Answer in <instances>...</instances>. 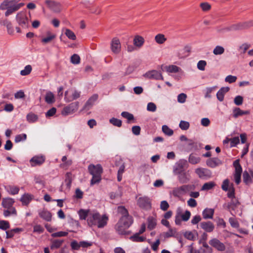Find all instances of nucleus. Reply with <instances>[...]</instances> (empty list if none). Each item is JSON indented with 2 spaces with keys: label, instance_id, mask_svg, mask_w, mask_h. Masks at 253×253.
I'll return each instance as SVG.
<instances>
[{
  "label": "nucleus",
  "instance_id": "f257e3e1",
  "mask_svg": "<svg viewBox=\"0 0 253 253\" xmlns=\"http://www.w3.org/2000/svg\"><path fill=\"white\" fill-rule=\"evenodd\" d=\"M108 217L106 214L101 215L98 212L92 211L89 214L87 222L90 226H96L98 228L105 227L108 222Z\"/></svg>",
  "mask_w": 253,
  "mask_h": 253
},
{
  "label": "nucleus",
  "instance_id": "f03ea898",
  "mask_svg": "<svg viewBox=\"0 0 253 253\" xmlns=\"http://www.w3.org/2000/svg\"><path fill=\"white\" fill-rule=\"evenodd\" d=\"M24 3L15 4L12 0H6L3 1L0 5L1 10H7L5 12V16H8L15 11L18 10L21 7L24 6Z\"/></svg>",
  "mask_w": 253,
  "mask_h": 253
},
{
  "label": "nucleus",
  "instance_id": "7ed1b4c3",
  "mask_svg": "<svg viewBox=\"0 0 253 253\" xmlns=\"http://www.w3.org/2000/svg\"><path fill=\"white\" fill-rule=\"evenodd\" d=\"M88 169L92 178L91 180V185H93L99 182L101 180V174L102 173V168L100 164L94 165H89L88 167Z\"/></svg>",
  "mask_w": 253,
  "mask_h": 253
},
{
  "label": "nucleus",
  "instance_id": "20e7f679",
  "mask_svg": "<svg viewBox=\"0 0 253 253\" xmlns=\"http://www.w3.org/2000/svg\"><path fill=\"white\" fill-rule=\"evenodd\" d=\"M132 222V218L131 216H122L116 225V229L119 234H123L125 230L131 225Z\"/></svg>",
  "mask_w": 253,
  "mask_h": 253
},
{
  "label": "nucleus",
  "instance_id": "39448f33",
  "mask_svg": "<svg viewBox=\"0 0 253 253\" xmlns=\"http://www.w3.org/2000/svg\"><path fill=\"white\" fill-rule=\"evenodd\" d=\"M221 188L223 190L228 191V197L230 198H235V189L233 184L230 183L228 179H226L223 181Z\"/></svg>",
  "mask_w": 253,
  "mask_h": 253
},
{
  "label": "nucleus",
  "instance_id": "423d86ee",
  "mask_svg": "<svg viewBox=\"0 0 253 253\" xmlns=\"http://www.w3.org/2000/svg\"><path fill=\"white\" fill-rule=\"evenodd\" d=\"M231 201L228 203H225L223 205V207L226 210H228L230 211V213L235 215L233 211H234L239 206L240 203L235 197L233 198H231Z\"/></svg>",
  "mask_w": 253,
  "mask_h": 253
},
{
  "label": "nucleus",
  "instance_id": "0eeeda50",
  "mask_svg": "<svg viewBox=\"0 0 253 253\" xmlns=\"http://www.w3.org/2000/svg\"><path fill=\"white\" fill-rule=\"evenodd\" d=\"M137 204L140 208L145 210H149L151 208V200L146 196L139 197L137 200Z\"/></svg>",
  "mask_w": 253,
  "mask_h": 253
},
{
  "label": "nucleus",
  "instance_id": "6e6552de",
  "mask_svg": "<svg viewBox=\"0 0 253 253\" xmlns=\"http://www.w3.org/2000/svg\"><path fill=\"white\" fill-rule=\"evenodd\" d=\"M235 171L234 174L235 182L237 184H239L241 182V176L242 172V169L240 165L239 160H236L233 163Z\"/></svg>",
  "mask_w": 253,
  "mask_h": 253
},
{
  "label": "nucleus",
  "instance_id": "1a4fd4ad",
  "mask_svg": "<svg viewBox=\"0 0 253 253\" xmlns=\"http://www.w3.org/2000/svg\"><path fill=\"white\" fill-rule=\"evenodd\" d=\"M143 76L148 79L156 80H164L162 74L158 71L153 70L147 72Z\"/></svg>",
  "mask_w": 253,
  "mask_h": 253
},
{
  "label": "nucleus",
  "instance_id": "9d476101",
  "mask_svg": "<svg viewBox=\"0 0 253 253\" xmlns=\"http://www.w3.org/2000/svg\"><path fill=\"white\" fill-rule=\"evenodd\" d=\"M190 190V186L184 185L173 189L172 193L174 196L180 197L187 194Z\"/></svg>",
  "mask_w": 253,
  "mask_h": 253
},
{
  "label": "nucleus",
  "instance_id": "9b49d317",
  "mask_svg": "<svg viewBox=\"0 0 253 253\" xmlns=\"http://www.w3.org/2000/svg\"><path fill=\"white\" fill-rule=\"evenodd\" d=\"M195 172L199 178L203 179H208L211 176V172L207 169L197 168L195 169Z\"/></svg>",
  "mask_w": 253,
  "mask_h": 253
},
{
  "label": "nucleus",
  "instance_id": "f8f14e48",
  "mask_svg": "<svg viewBox=\"0 0 253 253\" xmlns=\"http://www.w3.org/2000/svg\"><path fill=\"white\" fill-rule=\"evenodd\" d=\"M80 96V92L77 90H68L65 93V100L67 102L77 99Z\"/></svg>",
  "mask_w": 253,
  "mask_h": 253
},
{
  "label": "nucleus",
  "instance_id": "ddd939ff",
  "mask_svg": "<svg viewBox=\"0 0 253 253\" xmlns=\"http://www.w3.org/2000/svg\"><path fill=\"white\" fill-rule=\"evenodd\" d=\"M45 157L42 155H37L33 157L30 160V163L32 167L41 166L45 161Z\"/></svg>",
  "mask_w": 253,
  "mask_h": 253
},
{
  "label": "nucleus",
  "instance_id": "4468645a",
  "mask_svg": "<svg viewBox=\"0 0 253 253\" xmlns=\"http://www.w3.org/2000/svg\"><path fill=\"white\" fill-rule=\"evenodd\" d=\"M211 246L219 251H223L225 250V246L219 240L216 238H213L209 241Z\"/></svg>",
  "mask_w": 253,
  "mask_h": 253
},
{
  "label": "nucleus",
  "instance_id": "2eb2a0df",
  "mask_svg": "<svg viewBox=\"0 0 253 253\" xmlns=\"http://www.w3.org/2000/svg\"><path fill=\"white\" fill-rule=\"evenodd\" d=\"M121 49V45L120 40L116 38H113L111 43V49L115 54L119 53Z\"/></svg>",
  "mask_w": 253,
  "mask_h": 253
},
{
  "label": "nucleus",
  "instance_id": "dca6fc26",
  "mask_svg": "<svg viewBox=\"0 0 253 253\" xmlns=\"http://www.w3.org/2000/svg\"><path fill=\"white\" fill-rule=\"evenodd\" d=\"M98 95L97 94L92 95L86 101L83 108V110L86 111L89 110L94 104L95 102L98 99Z\"/></svg>",
  "mask_w": 253,
  "mask_h": 253
},
{
  "label": "nucleus",
  "instance_id": "f3484780",
  "mask_svg": "<svg viewBox=\"0 0 253 253\" xmlns=\"http://www.w3.org/2000/svg\"><path fill=\"white\" fill-rule=\"evenodd\" d=\"M201 227L207 232H211L214 229V225L211 221H203L200 223Z\"/></svg>",
  "mask_w": 253,
  "mask_h": 253
},
{
  "label": "nucleus",
  "instance_id": "a211bd4d",
  "mask_svg": "<svg viewBox=\"0 0 253 253\" xmlns=\"http://www.w3.org/2000/svg\"><path fill=\"white\" fill-rule=\"evenodd\" d=\"M190 52V48L185 46L177 50L176 55L179 59H182L187 57Z\"/></svg>",
  "mask_w": 253,
  "mask_h": 253
},
{
  "label": "nucleus",
  "instance_id": "6ab92c4d",
  "mask_svg": "<svg viewBox=\"0 0 253 253\" xmlns=\"http://www.w3.org/2000/svg\"><path fill=\"white\" fill-rule=\"evenodd\" d=\"M17 22L22 26L26 27L27 26L28 18L26 15L22 12L18 13L16 17Z\"/></svg>",
  "mask_w": 253,
  "mask_h": 253
},
{
  "label": "nucleus",
  "instance_id": "aec40b11",
  "mask_svg": "<svg viewBox=\"0 0 253 253\" xmlns=\"http://www.w3.org/2000/svg\"><path fill=\"white\" fill-rule=\"evenodd\" d=\"M221 161L217 158H212L209 159L206 161L207 165L211 168H213L221 165Z\"/></svg>",
  "mask_w": 253,
  "mask_h": 253
},
{
  "label": "nucleus",
  "instance_id": "412c9836",
  "mask_svg": "<svg viewBox=\"0 0 253 253\" xmlns=\"http://www.w3.org/2000/svg\"><path fill=\"white\" fill-rule=\"evenodd\" d=\"M144 42V39L139 35H136L134 36L133 40V43L134 45L138 48H141L143 45Z\"/></svg>",
  "mask_w": 253,
  "mask_h": 253
},
{
  "label": "nucleus",
  "instance_id": "4be33fe9",
  "mask_svg": "<svg viewBox=\"0 0 253 253\" xmlns=\"http://www.w3.org/2000/svg\"><path fill=\"white\" fill-rule=\"evenodd\" d=\"M250 112L248 110L243 111L240 108L236 107L233 110V116L235 118H237L239 116L250 114Z\"/></svg>",
  "mask_w": 253,
  "mask_h": 253
},
{
  "label": "nucleus",
  "instance_id": "5701e85b",
  "mask_svg": "<svg viewBox=\"0 0 253 253\" xmlns=\"http://www.w3.org/2000/svg\"><path fill=\"white\" fill-rule=\"evenodd\" d=\"M40 216L47 221H50L51 220L52 215L51 213L46 210H43L39 212Z\"/></svg>",
  "mask_w": 253,
  "mask_h": 253
},
{
  "label": "nucleus",
  "instance_id": "b1692460",
  "mask_svg": "<svg viewBox=\"0 0 253 253\" xmlns=\"http://www.w3.org/2000/svg\"><path fill=\"white\" fill-rule=\"evenodd\" d=\"M214 211L213 209L206 208L202 212L203 217L204 219H212L213 218Z\"/></svg>",
  "mask_w": 253,
  "mask_h": 253
},
{
  "label": "nucleus",
  "instance_id": "393cba45",
  "mask_svg": "<svg viewBox=\"0 0 253 253\" xmlns=\"http://www.w3.org/2000/svg\"><path fill=\"white\" fill-rule=\"evenodd\" d=\"M229 90L228 87H221L216 93V97L219 101H222L224 99L225 94Z\"/></svg>",
  "mask_w": 253,
  "mask_h": 253
},
{
  "label": "nucleus",
  "instance_id": "a878e982",
  "mask_svg": "<svg viewBox=\"0 0 253 253\" xmlns=\"http://www.w3.org/2000/svg\"><path fill=\"white\" fill-rule=\"evenodd\" d=\"M164 70L168 73H177L181 71V69L178 66L174 65L166 66L164 67Z\"/></svg>",
  "mask_w": 253,
  "mask_h": 253
},
{
  "label": "nucleus",
  "instance_id": "bb28decb",
  "mask_svg": "<svg viewBox=\"0 0 253 253\" xmlns=\"http://www.w3.org/2000/svg\"><path fill=\"white\" fill-rule=\"evenodd\" d=\"M14 203V200L10 198H4L2 200L1 205L5 209H9L12 207V205Z\"/></svg>",
  "mask_w": 253,
  "mask_h": 253
},
{
  "label": "nucleus",
  "instance_id": "cd10ccee",
  "mask_svg": "<svg viewBox=\"0 0 253 253\" xmlns=\"http://www.w3.org/2000/svg\"><path fill=\"white\" fill-rule=\"evenodd\" d=\"M92 212V211L88 210L81 209L78 211L80 218L82 220H85L86 218H89V214Z\"/></svg>",
  "mask_w": 253,
  "mask_h": 253
},
{
  "label": "nucleus",
  "instance_id": "c85d7f7f",
  "mask_svg": "<svg viewBox=\"0 0 253 253\" xmlns=\"http://www.w3.org/2000/svg\"><path fill=\"white\" fill-rule=\"evenodd\" d=\"M33 196L30 194H25L21 198V201L22 204L27 205L33 198Z\"/></svg>",
  "mask_w": 253,
  "mask_h": 253
},
{
  "label": "nucleus",
  "instance_id": "c756f323",
  "mask_svg": "<svg viewBox=\"0 0 253 253\" xmlns=\"http://www.w3.org/2000/svg\"><path fill=\"white\" fill-rule=\"evenodd\" d=\"M64 242L63 240H53L51 241V244L50 245V248L52 250L57 249L59 248L63 243Z\"/></svg>",
  "mask_w": 253,
  "mask_h": 253
},
{
  "label": "nucleus",
  "instance_id": "7c9ffc66",
  "mask_svg": "<svg viewBox=\"0 0 253 253\" xmlns=\"http://www.w3.org/2000/svg\"><path fill=\"white\" fill-rule=\"evenodd\" d=\"M233 24L226 27H219L216 28V31L220 33H224L225 32L234 31Z\"/></svg>",
  "mask_w": 253,
  "mask_h": 253
},
{
  "label": "nucleus",
  "instance_id": "2f4dec72",
  "mask_svg": "<svg viewBox=\"0 0 253 253\" xmlns=\"http://www.w3.org/2000/svg\"><path fill=\"white\" fill-rule=\"evenodd\" d=\"M201 161V158L197 156L196 155L191 154L189 157V162L193 165L198 164Z\"/></svg>",
  "mask_w": 253,
  "mask_h": 253
},
{
  "label": "nucleus",
  "instance_id": "473e14b6",
  "mask_svg": "<svg viewBox=\"0 0 253 253\" xmlns=\"http://www.w3.org/2000/svg\"><path fill=\"white\" fill-rule=\"evenodd\" d=\"M148 221V228L150 230L153 229L156 225V219L153 216H150L147 219Z\"/></svg>",
  "mask_w": 253,
  "mask_h": 253
},
{
  "label": "nucleus",
  "instance_id": "72a5a7b5",
  "mask_svg": "<svg viewBox=\"0 0 253 253\" xmlns=\"http://www.w3.org/2000/svg\"><path fill=\"white\" fill-rule=\"evenodd\" d=\"M215 186V184L213 181H210L205 183L201 188L202 191H207L212 189Z\"/></svg>",
  "mask_w": 253,
  "mask_h": 253
},
{
  "label": "nucleus",
  "instance_id": "f704fd0d",
  "mask_svg": "<svg viewBox=\"0 0 253 253\" xmlns=\"http://www.w3.org/2000/svg\"><path fill=\"white\" fill-rule=\"evenodd\" d=\"M45 100L46 103L51 104L55 101L54 95L50 91H48L46 93Z\"/></svg>",
  "mask_w": 253,
  "mask_h": 253
},
{
  "label": "nucleus",
  "instance_id": "c9c22d12",
  "mask_svg": "<svg viewBox=\"0 0 253 253\" xmlns=\"http://www.w3.org/2000/svg\"><path fill=\"white\" fill-rule=\"evenodd\" d=\"M139 233H136L134 235L131 236L130 239L133 242H141L145 240L146 238L143 236H140Z\"/></svg>",
  "mask_w": 253,
  "mask_h": 253
},
{
  "label": "nucleus",
  "instance_id": "e433bc0d",
  "mask_svg": "<svg viewBox=\"0 0 253 253\" xmlns=\"http://www.w3.org/2000/svg\"><path fill=\"white\" fill-rule=\"evenodd\" d=\"M155 40L158 44H163L166 41L167 39L164 35L159 34L155 36Z\"/></svg>",
  "mask_w": 253,
  "mask_h": 253
},
{
  "label": "nucleus",
  "instance_id": "4c0bfd02",
  "mask_svg": "<svg viewBox=\"0 0 253 253\" xmlns=\"http://www.w3.org/2000/svg\"><path fill=\"white\" fill-rule=\"evenodd\" d=\"M7 191L12 195L18 194L19 189L18 187L15 186H8L6 187Z\"/></svg>",
  "mask_w": 253,
  "mask_h": 253
},
{
  "label": "nucleus",
  "instance_id": "58836bf2",
  "mask_svg": "<svg viewBox=\"0 0 253 253\" xmlns=\"http://www.w3.org/2000/svg\"><path fill=\"white\" fill-rule=\"evenodd\" d=\"M32 70V66L30 65H26L23 70L20 71V75L23 76L30 74Z\"/></svg>",
  "mask_w": 253,
  "mask_h": 253
},
{
  "label": "nucleus",
  "instance_id": "ea45409f",
  "mask_svg": "<svg viewBox=\"0 0 253 253\" xmlns=\"http://www.w3.org/2000/svg\"><path fill=\"white\" fill-rule=\"evenodd\" d=\"M16 211L14 208H11L9 209H7V210H4L3 211V215L4 216L7 217L11 215H16Z\"/></svg>",
  "mask_w": 253,
  "mask_h": 253
},
{
  "label": "nucleus",
  "instance_id": "a19ab883",
  "mask_svg": "<svg viewBox=\"0 0 253 253\" xmlns=\"http://www.w3.org/2000/svg\"><path fill=\"white\" fill-rule=\"evenodd\" d=\"M225 49L220 45H217L213 50V53L215 55H221L224 52Z\"/></svg>",
  "mask_w": 253,
  "mask_h": 253
},
{
  "label": "nucleus",
  "instance_id": "79ce46f5",
  "mask_svg": "<svg viewBox=\"0 0 253 253\" xmlns=\"http://www.w3.org/2000/svg\"><path fill=\"white\" fill-rule=\"evenodd\" d=\"M243 181L246 184H250L252 183V180L251 174L248 172L245 171L243 173Z\"/></svg>",
  "mask_w": 253,
  "mask_h": 253
},
{
  "label": "nucleus",
  "instance_id": "37998d69",
  "mask_svg": "<svg viewBox=\"0 0 253 253\" xmlns=\"http://www.w3.org/2000/svg\"><path fill=\"white\" fill-rule=\"evenodd\" d=\"M178 179L180 183H185L189 181V178L186 173H182L178 176Z\"/></svg>",
  "mask_w": 253,
  "mask_h": 253
},
{
  "label": "nucleus",
  "instance_id": "c03bdc74",
  "mask_svg": "<svg viewBox=\"0 0 253 253\" xmlns=\"http://www.w3.org/2000/svg\"><path fill=\"white\" fill-rule=\"evenodd\" d=\"M27 139V135L25 133L16 135L15 137L14 141L16 143H19L21 141H25Z\"/></svg>",
  "mask_w": 253,
  "mask_h": 253
},
{
  "label": "nucleus",
  "instance_id": "a18cd8bd",
  "mask_svg": "<svg viewBox=\"0 0 253 253\" xmlns=\"http://www.w3.org/2000/svg\"><path fill=\"white\" fill-rule=\"evenodd\" d=\"M232 28L233 29L234 31L245 30L243 22L233 24Z\"/></svg>",
  "mask_w": 253,
  "mask_h": 253
},
{
  "label": "nucleus",
  "instance_id": "49530a36",
  "mask_svg": "<svg viewBox=\"0 0 253 253\" xmlns=\"http://www.w3.org/2000/svg\"><path fill=\"white\" fill-rule=\"evenodd\" d=\"M27 120L29 123H34L38 119V117L36 115L33 113H30L27 115Z\"/></svg>",
  "mask_w": 253,
  "mask_h": 253
},
{
  "label": "nucleus",
  "instance_id": "de8ad7c7",
  "mask_svg": "<svg viewBox=\"0 0 253 253\" xmlns=\"http://www.w3.org/2000/svg\"><path fill=\"white\" fill-rule=\"evenodd\" d=\"M65 34L70 40H75L76 39V36L74 33L69 29H65Z\"/></svg>",
  "mask_w": 253,
  "mask_h": 253
},
{
  "label": "nucleus",
  "instance_id": "09e8293b",
  "mask_svg": "<svg viewBox=\"0 0 253 253\" xmlns=\"http://www.w3.org/2000/svg\"><path fill=\"white\" fill-rule=\"evenodd\" d=\"M61 113L62 115L64 116H67L68 115L73 114L74 112L72 111L69 106L68 105L63 108Z\"/></svg>",
  "mask_w": 253,
  "mask_h": 253
},
{
  "label": "nucleus",
  "instance_id": "8fccbe9b",
  "mask_svg": "<svg viewBox=\"0 0 253 253\" xmlns=\"http://www.w3.org/2000/svg\"><path fill=\"white\" fill-rule=\"evenodd\" d=\"M216 86H212L206 88L205 90V97L211 98V93L216 88Z\"/></svg>",
  "mask_w": 253,
  "mask_h": 253
},
{
  "label": "nucleus",
  "instance_id": "3c124183",
  "mask_svg": "<svg viewBox=\"0 0 253 253\" xmlns=\"http://www.w3.org/2000/svg\"><path fill=\"white\" fill-rule=\"evenodd\" d=\"M109 122L113 126L117 127H121L122 126V122L121 120L115 118H112L110 119Z\"/></svg>",
  "mask_w": 253,
  "mask_h": 253
},
{
  "label": "nucleus",
  "instance_id": "603ef678",
  "mask_svg": "<svg viewBox=\"0 0 253 253\" xmlns=\"http://www.w3.org/2000/svg\"><path fill=\"white\" fill-rule=\"evenodd\" d=\"M162 131L165 134L168 136H171L173 133V131L167 125L162 126Z\"/></svg>",
  "mask_w": 253,
  "mask_h": 253
},
{
  "label": "nucleus",
  "instance_id": "864d4df0",
  "mask_svg": "<svg viewBox=\"0 0 253 253\" xmlns=\"http://www.w3.org/2000/svg\"><path fill=\"white\" fill-rule=\"evenodd\" d=\"M179 126L182 130H186L189 128L190 124L188 122L181 121L179 124Z\"/></svg>",
  "mask_w": 253,
  "mask_h": 253
},
{
  "label": "nucleus",
  "instance_id": "5fc2aeb1",
  "mask_svg": "<svg viewBox=\"0 0 253 253\" xmlns=\"http://www.w3.org/2000/svg\"><path fill=\"white\" fill-rule=\"evenodd\" d=\"M118 212L122 214V216L129 215L127 210L123 206L118 207Z\"/></svg>",
  "mask_w": 253,
  "mask_h": 253
},
{
  "label": "nucleus",
  "instance_id": "6e6d98bb",
  "mask_svg": "<svg viewBox=\"0 0 253 253\" xmlns=\"http://www.w3.org/2000/svg\"><path fill=\"white\" fill-rule=\"evenodd\" d=\"M175 231L172 229H169L168 232H164L161 234V236L165 238H168L174 236Z\"/></svg>",
  "mask_w": 253,
  "mask_h": 253
},
{
  "label": "nucleus",
  "instance_id": "4d7b16f0",
  "mask_svg": "<svg viewBox=\"0 0 253 253\" xmlns=\"http://www.w3.org/2000/svg\"><path fill=\"white\" fill-rule=\"evenodd\" d=\"M68 106L74 113L78 110L79 107V102L76 101L70 104L69 105H68Z\"/></svg>",
  "mask_w": 253,
  "mask_h": 253
},
{
  "label": "nucleus",
  "instance_id": "13d9d810",
  "mask_svg": "<svg viewBox=\"0 0 253 253\" xmlns=\"http://www.w3.org/2000/svg\"><path fill=\"white\" fill-rule=\"evenodd\" d=\"M71 62L74 64H79L80 62V56L76 54H74L71 57Z\"/></svg>",
  "mask_w": 253,
  "mask_h": 253
},
{
  "label": "nucleus",
  "instance_id": "bf43d9fd",
  "mask_svg": "<svg viewBox=\"0 0 253 253\" xmlns=\"http://www.w3.org/2000/svg\"><path fill=\"white\" fill-rule=\"evenodd\" d=\"M181 219L184 221H187L189 220L191 216V212L186 211L184 213L180 214Z\"/></svg>",
  "mask_w": 253,
  "mask_h": 253
},
{
  "label": "nucleus",
  "instance_id": "052dcab7",
  "mask_svg": "<svg viewBox=\"0 0 253 253\" xmlns=\"http://www.w3.org/2000/svg\"><path fill=\"white\" fill-rule=\"evenodd\" d=\"M9 228V222L7 221H0V229L5 230Z\"/></svg>",
  "mask_w": 253,
  "mask_h": 253
},
{
  "label": "nucleus",
  "instance_id": "680f3d73",
  "mask_svg": "<svg viewBox=\"0 0 253 253\" xmlns=\"http://www.w3.org/2000/svg\"><path fill=\"white\" fill-rule=\"evenodd\" d=\"M68 232L65 231H59L58 232L54 233L51 234L52 237H61L67 236Z\"/></svg>",
  "mask_w": 253,
  "mask_h": 253
},
{
  "label": "nucleus",
  "instance_id": "e2e57ef3",
  "mask_svg": "<svg viewBox=\"0 0 253 253\" xmlns=\"http://www.w3.org/2000/svg\"><path fill=\"white\" fill-rule=\"evenodd\" d=\"M187 95L186 94L181 93L177 96V101L180 103H184L186 101Z\"/></svg>",
  "mask_w": 253,
  "mask_h": 253
},
{
  "label": "nucleus",
  "instance_id": "0e129e2a",
  "mask_svg": "<svg viewBox=\"0 0 253 253\" xmlns=\"http://www.w3.org/2000/svg\"><path fill=\"white\" fill-rule=\"evenodd\" d=\"M207 63L204 60H200L197 63V68L201 71L205 70Z\"/></svg>",
  "mask_w": 253,
  "mask_h": 253
},
{
  "label": "nucleus",
  "instance_id": "69168bd1",
  "mask_svg": "<svg viewBox=\"0 0 253 253\" xmlns=\"http://www.w3.org/2000/svg\"><path fill=\"white\" fill-rule=\"evenodd\" d=\"M55 35L50 34L47 37L42 39V42L43 43H48V42H51L54 39H55Z\"/></svg>",
  "mask_w": 253,
  "mask_h": 253
},
{
  "label": "nucleus",
  "instance_id": "338daca9",
  "mask_svg": "<svg viewBox=\"0 0 253 253\" xmlns=\"http://www.w3.org/2000/svg\"><path fill=\"white\" fill-rule=\"evenodd\" d=\"M229 222L232 227L237 228L239 226V223L234 217H230Z\"/></svg>",
  "mask_w": 253,
  "mask_h": 253
},
{
  "label": "nucleus",
  "instance_id": "774afa93",
  "mask_svg": "<svg viewBox=\"0 0 253 253\" xmlns=\"http://www.w3.org/2000/svg\"><path fill=\"white\" fill-rule=\"evenodd\" d=\"M156 105L153 102L148 103L147 106V110L150 112H155L156 110Z\"/></svg>",
  "mask_w": 253,
  "mask_h": 253
}]
</instances>
